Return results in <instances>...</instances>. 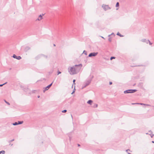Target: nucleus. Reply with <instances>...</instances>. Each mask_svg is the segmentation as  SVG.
<instances>
[{
	"label": "nucleus",
	"instance_id": "nucleus-1",
	"mask_svg": "<svg viewBox=\"0 0 154 154\" xmlns=\"http://www.w3.org/2000/svg\"><path fill=\"white\" fill-rule=\"evenodd\" d=\"M82 66V65L80 64L75 65L72 67H69L68 68V71L71 75H73L77 74L80 71L81 68L78 67L79 66Z\"/></svg>",
	"mask_w": 154,
	"mask_h": 154
},
{
	"label": "nucleus",
	"instance_id": "nucleus-2",
	"mask_svg": "<svg viewBox=\"0 0 154 154\" xmlns=\"http://www.w3.org/2000/svg\"><path fill=\"white\" fill-rule=\"evenodd\" d=\"M93 77L94 76L93 75L92 76L90 79H88V80L84 82L82 88V89L86 87L87 86L89 85V84L91 83L92 80V79L93 78Z\"/></svg>",
	"mask_w": 154,
	"mask_h": 154
},
{
	"label": "nucleus",
	"instance_id": "nucleus-3",
	"mask_svg": "<svg viewBox=\"0 0 154 154\" xmlns=\"http://www.w3.org/2000/svg\"><path fill=\"white\" fill-rule=\"evenodd\" d=\"M137 91L136 89H129L126 90L124 91L125 94L132 93L135 92Z\"/></svg>",
	"mask_w": 154,
	"mask_h": 154
},
{
	"label": "nucleus",
	"instance_id": "nucleus-4",
	"mask_svg": "<svg viewBox=\"0 0 154 154\" xmlns=\"http://www.w3.org/2000/svg\"><path fill=\"white\" fill-rule=\"evenodd\" d=\"M102 7L103 8V9L106 11L107 10L110 9V8L109 7L108 5H102Z\"/></svg>",
	"mask_w": 154,
	"mask_h": 154
},
{
	"label": "nucleus",
	"instance_id": "nucleus-5",
	"mask_svg": "<svg viewBox=\"0 0 154 154\" xmlns=\"http://www.w3.org/2000/svg\"><path fill=\"white\" fill-rule=\"evenodd\" d=\"M98 52H92V53H90L88 56V57H95L96 56V55H97V54H98Z\"/></svg>",
	"mask_w": 154,
	"mask_h": 154
},
{
	"label": "nucleus",
	"instance_id": "nucleus-6",
	"mask_svg": "<svg viewBox=\"0 0 154 154\" xmlns=\"http://www.w3.org/2000/svg\"><path fill=\"white\" fill-rule=\"evenodd\" d=\"M12 57L14 58H15V59H17L18 60H20L21 58V57L20 56H17L15 54H13Z\"/></svg>",
	"mask_w": 154,
	"mask_h": 154
},
{
	"label": "nucleus",
	"instance_id": "nucleus-7",
	"mask_svg": "<svg viewBox=\"0 0 154 154\" xmlns=\"http://www.w3.org/2000/svg\"><path fill=\"white\" fill-rule=\"evenodd\" d=\"M44 15L43 14H42V15L41 14L39 16L38 18L36 20V21H40L41 20L42 18V16Z\"/></svg>",
	"mask_w": 154,
	"mask_h": 154
},
{
	"label": "nucleus",
	"instance_id": "nucleus-8",
	"mask_svg": "<svg viewBox=\"0 0 154 154\" xmlns=\"http://www.w3.org/2000/svg\"><path fill=\"white\" fill-rule=\"evenodd\" d=\"M141 41L143 42H145L146 44H148V41H149V40H146V39H143L141 40Z\"/></svg>",
	"mask_w": 154,
	"mask_h": 154
},
{
	"label": "nucleus",
	"instance_id": "nucleus-9",
	"mask_svg": "<svg viewBox=\"0 0 154 154\" xmlns=\"http://www.w3.org/2000/svg\"><path fill=\"white\" fill-rule=\"evenodd\" d=\"M53 83H52L51 84L47 86L45 88L46 89V90H48L51 86L52 85Z\"/></svg>",
	"mask_w": 154,
	"mask_h": 154
},
{
	"label": "nucleus",
	"instance_id": "nucleus-10",
	"mask_svg": "<svg viewBox=\"0 0 154 154\" xmlns=\"http://www.w3.org/2000/svg\"><path fill=\"white\" fill-rule=\"evenodd\" d=\"M42 57L41 56V54H40L38 55V56H37L35 57V58L36 60H38Z\"/></svg>",
	"mask_w": 154,
	"mask_h": 154
},
{
	"label": "nucleus",
	"instance_id": "nucleus-11",
	"mask_svg": "<svg viewBox=\"0 0 154 154\" xmlns=\"http://www.w3.org/2000/svg\"><path fill=\"white\" fill-rule=\"evenodd\" d=\"M30 49V48L29 47H26L25 48V50L26 51H27Z\"/></svg>",
	"mask_w": 154,
	"mask_h": 154
},
{
	"label": "nucleus",
	"instance_id": "nucleus-12",
	"mask_svg": "<svg viewBox=\"0 0 154 154\" xmlns=\"http://www.w3.org/2000/svg\"><path fill=\"white\" fill-rule=\"evenodd\" d=\"M41 56L42 57H44L46 59L47 58H48V56L47 55H45L42 54H41Z\"/></svg>",
	"mask_w": 154,
	"mask_h": 154
},
{
	"label": "nucleus",
	"instance_id": "nucleus-13",
	"mask_svg": "<svg viewBox=\"0 0 154 154\" xmlns=\"http://www.w3.org/2000/svg\"><path fill=\"white\" fill-rule=\"evenodd\" d=\"M92 102V101L91 100H89L87 102V103L91 104V103Z\"/></svg>",
	"mask_w": 154,
	"mask_h": 154
},
{
	"label": "nucleus",
	"instance_id": "nucleus-14",
	"mask_svg": "<svg viewBox=\"0 0 154 154\" xmlns=\"http://www.w3.org/2000/svg\"><path fill=\"white\" fill-rule=\"evenodd\" d=\"M116 35H119V36L120 37H123V36L119 32H118Z\"/></svg>",
	"mask_w": 154,
	"mask_h": 154
},
{
	"label": "nucleus",
	"instance_id": "nucleus-15",
	"mask_svg": "<svg viewBox=\"0 0 154 154\" xmlns=\"http://www.w3.org/2000/svg\"><path fill=\"white\" fill-rule=\"evenodd\" d=\"M23 123V121H18V125L22 124Z\"/></svg>",
	"mask_w": 154,
	"mask_h": 154
},
{
	"label": "nucleus",
	"instance_id": "nucleus-16",
	"mask_svg": "<svg viewBox=\"0 0 154 154\" xmlns=\"http://www.w3.org/2000/svg\"><path fill=\"white\" fill-rule=\"evenodd\" d=\"M12 124L14 125H18V123L17 122H15V123H13Z\"/></svg>",
	"mask_w": 154,
	"mask_h": 154
},
{
	"label": "nucleus",
	"instance_id": "nucleus-17",
	"mask_svg": "<svg viewBox=\"0 0 154 154\" xmlns=\"http://www.w3.org/2000/svg\"><path fill=\"white\" fill-rule=\"evenodd\" d=\"M5 151L4 150H2V151H0V154H1V153H2L3 154H4L5 153Z\"/></svg>",
	"mask_w": 154,
	"mask_h": 154
},
{
	"label": "nucleus",
	"instance_id": "nucleus-18",
	"mask_svg": "<svg viewBox=\"0 0 154 154\" xmlns=\"http://www.w3.org/2000/svg\"><path fill=\"white\" fill-rule=\"evenodd\" d=\"M98 106V105L97 104H95L93 106L94 108H96Z\"/></svg>",
	"mask_w": 154,
	"mask_h": 154
},
{
	"label": "nucleus",
	"instance_id": "nucleus-19",
	"mask_svg": "<svg viewBox=\"0 0 154 154\" xmlns=\"http://www.w3.org/2000/svg\"><path fill=\"white\" fill-rule=\"evenodd\" d=\"M119 6V3L118 2H117L116 5V7H118Z\"/></svg>",
	"mask_w": 154,
	"mask_h": 154
},
{
	"label": "nucleus",
	"instance_id": "nucleus-20",
	"mask_svg": "<svg viewBox=\"0 0 154 154\" xmlns=\"http://www.w3.org/2000/svg\"><path fill=\"white\" fill-rule=\"evenodd\" d=\"M83 53L85 55H87V52L85 51H83Z\"/></svg>",
	"mask_w": 154,
	"mask_h": 154
},
{
	"label": "nucleus",
	"instance_id": "nucleus-21",
	"mask_svg": "<svg viewBox=\"0 0 154 154\" xmlns=\"http://www.w3.org/2000/svg\"><path fill=\"white\" fill-rule=\"evenodd\" d=\"M7 82H6L5 83L3 84H0V87H2V86L3 85H5V84H7Z\"/></svg>",
	"mask_w": 154,
	"mask_h": 154
},
{
	"label": "nucleus",
	"instance_id": "nucleus-22",
	"mask_svg": "<svg viewBox=\"0 0 154 154\" xmlns=\"http://www.w3.org/2000/svg\"><path fill=\"white\" fill-rule=\"evenodd\" d=\"M136 104H140V105H145V104H144V103H136Z\"/></svg>",
	"mask_w": 154,
	"mask_h": 154
},
{
	"label": "nucleus",
	"instance_id": "nucleus-23",
	"mask_svg": "<svg viewBox=\"0 0 154 154\" xmlns=\"http://www.w3.org/2000/svg\"><path fill=\"white\" fill-rule=\"evenodd\" d=\"M115 57H111L110 59L111 60H112V59H115Z\"/></svg>",
	"mask_w": 154,
	"mask_h": 154
},
{
	"label": "nucleus",
	"instance_id": "nucleus-24",
	"mask_svg": "<svg viewBox=\"0 0 154 154\" xmlns=\"http://www.w3.org/2000/svg\"><path fill=\"white\" fill-rule=\"evenodd\" d=\"M67 112V110H66V109L63 110L62 111V112H63V113H65V112Z\"/></svg>",
	"mask_w": 154,
	"mask_h": 154
},
{
	"label": "nucleus",
	"instance_id": "nucleus-25",
	"mask_svg": "<svg viewBox=\"0 0 154 154\" xmlns=\"http://www.w3.org/2000/svg\"><path fill=\"white\" fill-rule=\"evenodd\" d=\"M108 40L109 42H111L112 41V39L111 38H109L108 39Z\"/></svg>",
	"mask_w": 154,
	"mask_h": 154
},
{
	"label": "nucleus",
	"instance_id": "nucleus-26",
	"mask_svg": "<svg viewBox=\"0 0 154 154\" xmlns=\"http://www.w3.org/2000/svg\"><path fill=\"white\" fill-rule=\"evenodd\" d=\"M5 102L8 105H10V103L9 102L6 101V100H5Z\"/></svg>",
	"mask_w": 154,
	"mask_h": 154
},
{
	"label": "nucleus",
	"instance_id": "nucleus-27",
	"mask_svg": "<svg viewBox=\"0 0 154 154\" xmlns=\"http://www.w3.org/2000/svg\"><path fill=\"white\" fill-rule=\"evenodd\" d=\"M150 135L151 137H152L154 136V134H150Z\"/></svg>",
	"mask_w": 154,
	"mask_h": 154
},
{
	"label": "nucleus",
	"instance_id": "nucleus-28",
	"mask_svg": "<svg viewBox=\"0 0 154 154\" xmlns=\"http://www.w3.org/2000/svg\"><path fill=\"white\" fill-rule=\"evenodd\" d=\"M75 79H74L73 81V84H74L75 85Z\"/></svg>",
	"mask_w": 154,
	"mask_h": 154
},
{
	"label": "nucleus",
	"instance_id": "nucleus-29",
	"mask_svg": "<svg viewBox=\"0 0 154 154\" xmlns=\"http://www.w3.org/2000/svg\"><path fill=\"white\" fill-rule=\"evenodd\" d=\"M68 136L69 137V140H71V137H70V135H69V134H68Z\"/></svg>",
	"mask_w": 154,
	"mask_h": 154
},
{
	"label": "nucleus",
	"instance_id": "nucleus-30",
	"mask_svg": "<svg viewBox=\"0 0 154 154\" xmlns=\"http://www.w3.org/2000/svg\"><path fill=\"white\" fill-rule=\"evenodd\" d=\"M148 43H149V44L150 45H152V43H151L149 41H148Z\"/></svg>",
	"mask_w": 154,
	"mask_h": 154
},
{
	"label": "nucleus",
	"instance_id": "nucleus-31",
	"mask_svg": "<svg viewBox=\"0 0 154 154\" xmlns=\"http://www.w3.org/2000/svg\"><path fill=\"white\" fill-rule=\"evenodd\" d=\"M61 73V72H60L59 71H58V74L57 75H59V74H60Z\"/></svg>",
	"mask_w": 154,
	"mask_h": 154
},
{
	"label": "nucleus",
	"instance_id": "nucleus-32",
	"mask_svg": "<svg viewBox=\"0 0 154 154\" xmlns=\"http://www.w3.org/2000/svg\"><path fill=\"white\" fill-rule=\"evenodd\" d=\"M44 88L45 89L43 90V92L44 93L45 91H47V90H46V89L45 88Z\"/></svg>",
	"mask_w": 154,
	"mask_h": 154
},
{
	"label": "nucleus",
	"instance_id": "nucleus-33",
	"mask_svg": "<svg viewBox=\"0 0 154 154\" xmlns=\"http://www.w3.org/2000/svg\"><path fill=\"white\" fill-rule=\"evenodd\" d=\"M109 84L110 85H111L112 84V82H110L109 83Z\"/></svg>",
	"mask_w": 154,
	"mask_h": 154
},
{
	"label": "nucleus",
	"instance_id": "nucleus-34",
	"mask_svg": "<svg viewBox=\"0 0 154 154\" xmlns=\"http://www.w3.org/2000/svg\"><path fill=\"white\" fill-rule=\"evenodd\" d=\"M114 34V33H112L111 35H108V36H109V37H110V36L111 35H112V34Z\"/></svg>",
	"mask_w": 154,
	"mask_h": 154
},
{
	"label": "nucleus",
	"instance_id": "nucleus-35",
	"mask_svg": "<svg viewBox=\"0 0 154 154\" xmlns=\"http://www.w3.org/2000/svg\"><path fill=\"white\" fill-rule=\"evenodd\" d=\"M14 139H13L12 140H11L10 141V142H12V141H14Z\"/></svg>",
	"mask_w": 154,
	"mask_h": 154
},
{
	"label": "nucleus",
	"instance_id": "nucleus-36",
	"mask_svg": "<svg viewBox=\"0 0 154 154\" xmlns=\"http://www.w3.org/2000/svg\"><path fill=\"white\" fill-rule=\"evenodd\" d=\"M145 106H150V105H149V104H145Z\"/></svg>",
	"mask_w": 154,
	"mask_h": 154
},
{
	"label": "nucleus",
	"instance_id": "nucleus-37",
	"mask_svg": "<svg viewBox=\"0 0 154 154\" xmlns=\"http://www.w3.org/2000/svg\"><path fill=\"white\" fill-rule=\"evenodd\" d=\"M75 92V91H73V92L71 94H72L73 93Z\"/></svg>",
	"mask_w": 154,
	"mask_h": 154
},
{
	"label": "nucleus",
	"instance_id": "nucleus-38",
	"mask_svg": "<svg viewBox=\"0 0 154 154\" xmlns=\"http://www.w3.org/2000/svg\"><path fill=\"white\" fill-rule=\"evenodd\" d=\"M130 151V150L129 149H128L126 150V151L127 152V151Z\"/></svg>",
	"mask_w": 154,
	"mask_h": 154
},
{
	"label": "nucleus",
	"instance_id": "nucleus-39",
	"mask_svg": "<svg viewBox=\"0 0 154 154\" xmlns=\"http://www.w3.org/2000/svg\"><path fill=\"white\" fill-rule=\"evenodd\" d=\"M78 146H80V144H78Z\"/></svg>",
	"mask_w": 154,
	"mask_h": 154
},
{
	"label": "nucleus",
	"instance_id": "nucleus-40",
	"mask_svg": "<svg viewBox=\"0 0 154 154\" xmlns=\"http://www.w3.org/2000/svg\"><path fill=\"white\" fill-rule=\"evenodd\" d=\"M101 38H103V39H105V38H104L103 37V36H101Z\"/></svg>",
	"mask_w": 154,
	"mask_h": 154
},
{
	"label": "nucleus",
	"instance_id": "nucleus-41",
	"mask_svg": "<svg viewBox=\"0 0 154 154\" xmlns=\"http://www.w3.org/2000/svg\"><path fill=\"white\" fill-rule=\"evenodd\" d=\"M53 70H52L51 72V73H52L53 72Z\"/></svg>",
	"mask_w": 154,
	"mask_h": 154
},
{
	"label": "nucleus",
	"instance_id": "nucleus-42",
	"mask_svg": "<svg viewBox=\"0 0 154 154\" xmlns=\"http://www.w3.org/2000/svg\"><path fill=\"white\" fill-rule=\"evenodd\" d=\"M75 88H74V90H73V91H75Z\"/></svg>",
	"mask_w": 154,
	"mask_h": 154
},
{
	"label": "nucleus",
	"instance_id": "nucleus-43",
	"mask_svg": "<svg viewBox=\"0 0 154 154\" xmlns=\"http://www.w3.org/2000/svg\"><path fill=\"white\" fill-rule=\"evenodd\" d=\"M38 98H39V97H40V96H38Z\"/></svg>",
	"mask_w": 154,
	"mask_h": 154
},
{
	"label": "nucleus",
	"instance_id": "nucleus-44",
	"mask_svg": "<svg viewBox=\"0 0 154 154\" xmlns=\"http://www.w3.org/2000/svg\"><path fill=\"white\" fill-rule=\"evenodd\" d=\"M152 143H154V141H152Z\"/></svg>",
	"mask_w": 154,
	"mask_h": 154
},
{
	"label": "nucleus",
	"instance_id": "nucleus-45",
	"mask_svg": "<svg viewBox=\"0 0 154 154\" xmlns=\"http://www.w3.org/2000/svg\"><path fill=\"white\" fill-rule=\"evenodd\" d=\"M128 154H131V153H128Z\"/></svg>",
	"mask_w": 154,
	"mask_h": 154
},
{
	"label": "nucleus",
	"instance_id": "nucleus-46",
	"mask_svg": "<svg viewBox=\"0 0 154 154\" xmlns=\"http://www.w3.org/2000/svg\"><path fill=\"white\" fill-rule=\"evenodd\" d=\"M71 117H72V115H71Z\"/></svg>",
	"mask_w": 154,
	"mask_h": 154
},
{
	"label": "nucleus",
	"instance_id": "nucleus-47",
	"mask_svg": "<svg viewBox=\"0 0 154 154\" xmlns=\"http://www.w3.org/2000/svg\"><path fill=\"white\" fill-rule=\"evenodd\" d=\"M54 46H55V44H54Z\"/></svg>",
	"mask_w": 154,
	"mask_h": 154
},
{
	"label": "nucleus",
	"instance_id": "nucleus-48",
	"mask_svg": "<svg viewBox=\"0 0 154 154\" xmlns=\"http://www.w3.org/2000/svg\"><path fill=\"white\" fill-rule=\"evenodd\" d=\"M73 85H72V88H73Z\"/></svg>",
	"mask_w": 154,
	"mask_h": 154
}]
</instances>
